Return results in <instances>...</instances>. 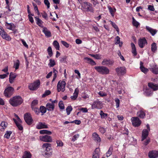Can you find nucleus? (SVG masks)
Masks as SVG:
<instances>
[{
	"instance_id": "nucleus-15",
	"label": "nucleus",
	"mask_w": 158,
	"mask_h": 158,
	"mask_svg": "<svg viewBox=\"0 0 158 158\" xmlns=\"http://www.w3.org/2000/svg\"><path fill=\"white\" fill-rule=\"evenodd\" d=\"M113 61L109 59H105L103 60L102 62V64L104 65L110 66L113 64Z\"/></svg>"
},
{
	"instance_id": "nucleus-44",
	"label": "nucleus",
	"mask_w": 158,
	"mask_h": 158,
	"mask_svg": "<svg viewBox=\"0 0 158 158\" xmlns=\"http://www.w3.org/2000/svg\"><path fill=\"white\" fill-rule=\"evenodd\" d=\"M40 134H47L48 135H50L52 134L51 131L46 130H40Z\"/></svg>"
},
{
	"instance_id": "nucleus-3",
	"label": "nucleus",
	"mask_w": 158,
	"mask_h": 158,
	"mask_svg": "<svg viewBox=\"0 0 158 158\" xmlns=\"http://www.w3.org/2000/svg\"><path fill=\"white\" fill-rule=\"evenodd\" d=\"M94 69L99 73L102 75H106L109 73L110 70L107 67L103 66H95Z\"/></svg>"
},
{
	"instance_id": "nucleus-9",
	"label": "nucleus",
	"mask_w": 158,
	"mask_h": 158,
	"mask_svg": "<svg viewBox=\"0 0 158 158\" xmlns=\"http://www.w3.org/2000/svg\"><path fill=\"white\" fill-rule=\"evenodd\" d=\"M146 127L147 129L143 130L142 131L141 139L142 141H143L144 139L148 137L149 132L150 130L149 124H147L146 125Z\"/></svg>"
},
{
	"instance_id": "nucleus-27",
	"label": "nucleus",
	"mask_w": 158,
	"mask_h": 158,
	"mask_svg": "<svg viewBox=\"0 0 158 158\" xmlns=\"http://www.w3.org/2000/svg\"><path fill=\"white\" fill-rule=\"evenodd\" d=\"M8 123L6 122L3 121L2 122L0 125V130L1 131H3L6 128Z\"/></svg>"
},
{
	"instance_id": "nucleus-47",
	"label": "nucleus",
	"mask_w": 158,
	"mask_h": 158,
	"mask_svg": "<svg viewBox=\"0 0 158 158\" xmlns=\"http://www.w3.org/2000/svg\"><path fill=\"white\" fill-rule=\"evenodd\" d=\"M73 108L72 107L70 106H68L66 109V111L68 115H69L71 112L72 111Z\"/></svg>"
},
{
	"instance_id": "nucleus-7",
	"label": "nucleus",
	"mask_w": 158,
	"mask_h": 158,
	"mask_svg": "<svg viewBox=\"0 0 158 158\" xmlns=\"http://www.w3.org/2000/svg\"><path fill=\"white\" fill-rule=\"evenodd\" d=\"M92 109H100L103 107L102 102L98 100L94 101L92 105Z\"/></svg>"
},
{
	"instance_id": "nucleus-61",
	"label": "nucleus",
	"mask_w": 158,
	"mask_h": 158,
	"mask_svg": "<svg viewBox=\"0 0 158 158\" xmlns=\"http://www.w3.org/2000/svg\"><path fill=\"white\" fill-rule=\"evenodd\" d=\"M16 75L15 74V73H14L12 72H11L10 73V75H9V77L10 78H11L12 79H15V78L16 77Z\"/></svg>"
},
{
	"instance_id": "nucleus-28",
	"label": "nucleus",
	"mask_w": 158,
	"mask_h": 158,
	"mask_svg": "<svg viewBox=\"0 0 158 158\" xmlns=\"http://www.w3.org/2000/svg\"><path fill=\"white\" fill-rule=\"evenodd\" d=\"M43 28V32L45 34V36L48 37H51V34L50 31H48L46 27H44Z\"/></svg>"
},
{
	"instance_id": "nucleus-57",
	"label": "nucleus",
	"mask_w": 158,
	"mask_h": 158,
	"mask_svg": "<svg viewBox=\"0 0 158 158\" xmlns=\"http://www.w3.org/2000/svg\"><path fill=\"white\" fill-rule=\"evenodd\" d=\"M79 135L78 134H77L74 135L72 138L71 140L73 142H74L75 140H77V139L79 137Z\"/></svg>"
},
{
	"instance_id": "nucleus-53",
	"label": "nucleus",
	"mask_w": 158,
	"mask_h": 158,
	"mask_svg": "<svg viewBox=\"0 0 158 158\" xmlns=\"http://www.w3.org/2000/svg\"><path fill=\"white\" fill-rule=\"evenodd\" d=\"M38 104V101L37 100H34L32 102L31 104V107L32 109L33 110L34 107H35V106L37 105Z\"/></svg>"
},
{
	"instance_id": "nucleus-35",
	"label": "nucleus",
	"mask_w": 158,
	"mask_h": 158,
	"mask_svg": "<svg viewBox=\"0 0 158 158\" xmlns=\"http://www.w3.org/2000/svg\"><path fill=\"white\" fill-rule=\"evenodd\" d=\"M143 63L142 62H140V69L144 73H146L148 71V69L144 68L143 65Z\"/></svg>"
},
{
	"instance_id": "nucleus-10",
	"label": "nucleus",
	"mask_w": 158,
	"mask_h": 158,
	"mask_svg": "<svg viewBox=\"0 0 158 158\" xmlns=\"http://www.w3.org/2000/svg\"><path fill=\"white\" fill-rule=\"evenodd\" d=\"M115 70L119 76L123 75L126 72V69L124 67H118L115 69Z\"/></svg>"
},
{
	"instance_id": "nucleus-13",
	"label": "nucleus",
	"mask_w": 158,
	"mask_h": 158,
	"mask_svg": "<svg viewBox=\"0 0 158 158\" xmlns=\"http://www.w3.org/2000/svg\"><path fill=\"white\" fill-rule=\"evenodd\" d=\"M148 156L150 158H156L158 157V151L153 150L149 152Z\"/></svg>"
},
{
	"instance_id": "nucleus-63",
	"label": "nucleus",
	"mask_w": 158,
	"mask_h": 158,
	"mask_svg": "<svg viewBox=\"0 0 158 158\" xmlns=\"http://www.w3.org/2000/svg\"><path fill=\"white\" fill-rule=\"evenodd\" d=\"M61 43L62 44L65 46L66 48H68L69 47V45L68 43H67L66 42L62 40L61 41Z\"/></svg>"
},
{
	"instance_id": "nucleus-52",
	"label": "nucleus",
	"mask_w": 158,
	"mask_h": 158,
	"mask_svg": "<svg viewBox=\"0 0 158 158\" xmlns=\"http://www.w3.org/2000/svg\"><path fill=\"white\" fill-rule=\"evenodd\" d=\"M98 94L100 97H104L107 96V94L106 93L103 91H100L98 93Z\"/></svg>"
},
{
	"instance_id": "nucleus-24",
	"label": "nucleus",
	"mask_w": 158,
	"mask_h": 158,
	"mask_svg": "<svg viewBox=\"0 0 158 158\" xmlns=\"http://www.w3.org/2000/svg\"><path fill=\"white\" fill-rule=\"evenodd\" d=\"M5 26L7 29L13 31L14 30L15 27V25L12 23H8L6 22Z\"/></svg>"
},
{
	"instance_id": "nucleus-40",
	"label": "nucleus",
	"mask_w": 158,
	"mask_h": 158,
	"mask_svg": "<svg viewBox=\"0 0 158 158\" xmlns=\"http://www.w3.org/2000/svg\"><path fill=\"white\" fill-rule=\"evenodd\" d=\"M16 124V125L17 126V127L20 130H22L23 129V127H22V125H21V124H20V123L21 122H18L17 121H16V120H15V119H14Z\"/></svg>"
},
{
	"instance_id": "nucleus-16",
	"label": "nucleus",
	"mask_w": 158,
	"mask_h": 158,
	"mask_svg": "<svg viewBox=\"0 0 158 158\" xmlns=\"http://www.w3.org/2000/svg\"><path fill=\"white\" fill-rule=\"evenodd\" d=\"M139 46L141 48H143L147 44V41L144 38L140 39L138 41Z\"/></svg>"
},
{
	"instance_id": "nucleus-17",
	"label": "nucleus",
	"mask_w": 158,
	"mask_h": 158,
	"mask_svg": "<svg viewBox=\"0 0 158 158\" xmlns=\"http://www.w3.org/2000/svg\"><path fill=\"white\" fill-rule=\"evenodd\" d=\"M36 127L38 129H41L48 128V126L45 123L40 122L36 125Z\"/></svg>"
},
{
	"instance_id": "nucleus-14",
	"label": "nucleus",
	"mask_w": 158,
	"mask_h": 158,
	"mask_svg": "<svg viewBox=\"0 0 158 158\" xmlns=\"http://www.w3.org/2000/svg\"><path fill=\"white\" fill-rule=\"evenodd\" d=\"M148 86L153 91H156L158 90V84L149 82L148 84Z\"/></svg>"
},
{
	"instance_id": "nucleus-51",
	"label": "nucleus",
	"mask_w": 158,
	"mask_h": 158,
	"mask_svg": "<svg viewBox=\"0 0 158 158\" xmlns=\"http://www.w3.org/2000/svg\"><path fill=\"white\" fill-rule=\"evenodd\" d=\"M47 109L44 106H41L40 108V110L41 113L44 114L46 112Z\"/></svg>"
},
{
	"instance_id": "nucleus-39",
	"label": "nucleus",
	"mask_w": 158,
	"mask_h": 158,
	"mask_svg": "<svg viewBox=\"0 0 158 158\" xmlns=\"http://www.w3.org/2000/svg\"><path fill=\"white\" fill-rule=\"evenodd\" d=\"M53 45L56 50H59L60 45L58 42L56 40H55L53 43Z\"/></svg>"
},
{
	"instance_id": "nucleus-64",
	"label": "nucleus",
	"mask_w": 158,
	"mask_h": 158,
	"mask_svg": "<svg viewBox=\"0 0 158 158\" xmlns=\"http://www.w3.org/2000/svg\"><path fill=\"white\" fill-rule=\"evenodd\" d=\"M56 143L57 144V146L62 147L63 146V143L60 140H57L56 141Z\"/></svg>"
},
{
	"instance_id": "nucleus-41",
	"label": "nucleus",
	"mask_w": 158,
	"mask_h": 158,
	"mask_svg": "<svg viewBox=\"0 0 158 158\" xmlns=\"http://www.w3.org/2000/svg\"><path fill=\"white\" fill-rule=\"evenodd\" d=\"M113 150L112 147H110L108 152L106 153V156L107 157H109L112 154Z\"/></svg>"
},
{
	"instance_id": "nucleus-59",
	"label": "nucleus",
	"mask_w": 158,
	"mask_h": 158,
	"mask_svg": "<svg viewBox=\"0 0 158 158\" xmlns=\"http://www.w3.org/2000/svg\"><path fill=\"white\" fill-rule=\"evenodd\" d=\"M6 8L8 9V10L7 11L5 12H4V13L6 15L8 16H10V15H11L12 14H11L10 13V12L11 11V10L9 8V7H8L7 6H6Z\"/></svg>"
},
{
	"instance_id": "nucleus-12",
	"label": "nucleus",
	"mask_w": 158,
	"mask_h": 158,
	"mask_svg": "<svg viewBox=\"0 0 158 158\" xmlns=\"http://www.w3.org/2000/svg\"><path fill=\"white\" fill-rule=\"evenodd\" d=\"M40 139L41 141L48 142H51L52 141L51 137L47 135L40 136Z\"/></svg>"
},
{
	"instance_id": "nucleus-21",
	"label": "nucleus",
	"mask_w": 158,
	"mask_h": 158,
	"mask_svg": "<svg viewBox=\"0 0 158 158\" xmlns=\"http://www.w3.org/2000/svg\"><path fill=\"white\" fill-rule=\"evenodd\" d=\"M84 60H85L86 63L92 65H94L96 64V63L95 61L91 58L85 57L84 58Z\"/></svg>"
},
{
	"instance_id": "nucleus-48",
	"label": "nucleus",
	"mask_w": 158,
	"mask_h": 158,
	"mask_svg": "<svg viewBox=\"0 0 158 158\" xmlns=\"http://www.w3.org/2000/svg\"><path fill=\"white\" fill-rule=\"evenodd\" d=\"M100 115L102 118H106L108 115L107 114L104 113L103 111L102 110L100 111Z\"/></svg>"
},
{
	"instance_id": "nucleus-46",
	"label": "nucleus",
	"mask_w": 158,
	"mask_h": 158,
	"mask_svg": "<svg viewBox=\"0 0 158 158\" xmlns=\"http://www.w3.org/2000/svg\"><path fill=\"white\" fill-rule=\"evenodd\" d=\"M11 133L12 132L11 131H7L4 135V137L6 139H9Z\"/></svg>"
},
{
	"instance_id": "nucleus-26",
	"label": "nucleus",
	"mask_w": 158,
	"mask_h": 158,
	"mask_svg": "<svg viewBox=\"0 0 158 158\" xmlns=\"http://www.w3.org/2000/svg\"><path fill=\"white\" fill-rule=\"evenodd\" d=\"M51 145L49 143H45L42 145V147L45 149V151L48 152L51 149Z\"/></svg>"
},
{
	"instance_id": "nucleus-32",
	"label": "nucleus",
	"mask_w": 158,
	"mask_h": 158,
	"mask_svg": "<svg viewBox=\"0 0 158 158\" xmlns=\"http://www.w3.org/2000/svg\"><path fill=\"white\" fill-rule=\"evenodd\" d=\"M115 44H119V47H121L123 43L120 41V38L118 36H116L115 38Z\"/></svg>"
},
{
	"instance_id": "nucleus-56",
	"label": "nucleus",
	"mask_w": 158,
	"mask_h": 158,
	"mask_svg": "<svg viewBox=\"0 0 158 158\" xmlns=\"http://www.w3.org/2000/svg\"><path fill=\"white\" fill-rule=\"evenodd\" d=\"M47 51L50 57H51L52 55V48L50 46L47 49Z\"/></svg>"
},
{
	"instance_id": "nucleus-30",
	"label": "nucleus",
	"mask_w": 158,
	"mask_h": 158,
	"mask_svg": "<svg viewBox=\"0 0 158 158\" xmlns=\"http://www.w3.org/2000/svg\"><path fill=\"white\" fill-rule=\"evenodd\" d=\"M150 70L154 74H158V66L156 65L153 66L150 69Z\"/></svg>"
},
{
	"instance_id": "nucleus-38",
	"label": "nucleus",
	"mask_w": 158,
	"mask_h": 158,
	"mask_svg": "<svg viewBox=\"0 0 158 158\" xmlns=\"http://www.w3.org/2000/svg\"><path fill=\"white\" fill-rule=\"evenodd\" d=\"M132 24L135 27H138L140 25V23L138 22H137L133 17H132Z\"/></svg>"
},
{
	"instance_id": "nucleus-20",
	"label": "nucleus",
	"mask_w": 158,
	"mask_h": 158,
	"mask_svg": "<svg viewBox=\"0 0 158 158\" xmlns=\"http://www.w3.org/2000/svg\"><path fill=\"white\" fill-rule=\"evenodd\" d=\"M146 28L147 30L149 32L152 36H154L157 32V31L156 30L153 29L148 26H146Z\"/></svg>"
},
{
	"instance_id": "nucleus-33",
	"label": "nucleus",
	"mask_w": 158,
	"mask_h": 158,
	"mask_svg": "<svg viewBox=\"0 0 158 158\" xmlns=\"http://www.w3.org/2000/svg\"><path fill=\"white\" fill-rule=\"evenodd\" d=\"M1 36L3 39L6 40L10 41L11 40V38L6 32H5V33L2 34Z\"/></svg>"
},
{
	"instance_id": "nucleus-22",
	"label": "nucleus",
	"mask_w": 158,
	"mask_h": 158,
	"mask_svg": "<svg viewBox=\"0 0 158 158\" xmlns=\"http://www.w3.org/2000/svg\"><path fill=\"white\" fill-rule=\"evenodd\" d=\"M79 91V89L78 88L75 89L73 95L71 96V98L72 100H74L77 99Z\"/></svg>"
},
{
	"instance_id": "nucleus-25",
	"label": "nucleus",
	"mask_w": 158,
	"mask_h": 158,
	"mask_svg": "<svg viewBox=\"0 0 158 158\" xmlns=\"http://www.w3.org/2000/svg\"><path fill=\"white\" fill-rule=\"evenodd\" d=\"M35 18L36 21V24L40 27L43 28L44 27L43 26V22L37 16L35 17Z\"/></svg>"
},
{
	"instance_id": "nucleus-62",
	"label": "nucleus",
	"mask_w": 158,
	"mask_h": 158,
	"mask_svg": "<svg viewBox=\"0 0 158 158\" xmlns=\"http://www.w3.org/2000/svg\"><path fill=\"white\" fill-rule=\"evenodd\" d=\"M99 131L100 132L102 133H104L106 131V129L102 127H100L99 128Z\"/></svg>"
},
{
	"instance_id": "nucleus-60",
	"label": "nucleus",
	"mask_w": 158,
	"mask_h": 158,
	"mask_svg": "<svg viewBox=\"0 0 158 158\" xmlns=\"http://www.w3.org/2000/svg\"><path fill=\"white\" fill-rule=\"evenodd\" d=\"M114 100L116 103V107L118 108L119 106L120 100L118 98H115Z\"/></svg>"
},
{
	"instance_id": "nucleus-11",
	"label": "nucleus",
	"mask_w": 158,
	"mask_h": 158,
	"mask_svg": "<svg viewBox=\"0 0 158 158\" xmlns=\"http://www.w3.org/2000/svg\"><path fill=\"white\" fill-rule=\"evenodd\" d=\"M24 119L26 123L30 125L32 124L33 120L31 114L28 113H26L24 115Z\"/></svg>"
},
{
	"instance_id": "nucleus-19",
	"label": "nucleus",
	"mask_w": 158,
	"mask_h": 158,
	"mask_svg": "<svg viewBox=\"0 0 158 158\" xmlns=\"http://www.w3.org/2000/svg\"><path fill=\"white\" fill-rule=\"evenodd\" d=\"M146 28L147 30L149 32L152 36H154L157 32V31L156 30L153 29L148 26H146Z\"/></svg>"
},
{
	"instance_id": "nucleus-31",
	"label": "nucleus",
	"mask_w": 158,
	"mask_h": 158,
	"mask_svg": "<svg viewBox=\"0 0 158 158\" xmlns=\"http://www.w3.org/2000/svg\"><path fill=\"white\" fill-rule=\"evenodd\" d=\"M99 152L100 149L98 148H96L93 153L92 158H99Z\"/></svg>"
},
{
	"instance_id": "nucleus-45",
	"label": "nucleus",
	"mask_w": 158,
	"mask_h": 158,
	"mask_svg": "<svg viewBox=\"0 0 158 158\" xmlns=\"http://www.w3.org/2000/svg\"><path fill=\"white\" fill-rule=\"evenodd\" d=\"M56 64L55 60L52 59H50L49 60V62L48 63V65L50 67H52L54 66Z\"/></svg>"
},
{
	"instance_id": "nucleus-6",
	"label": "nucleus",
	"mask_w": 158,
	"mask_h": 158,
	"mask_svg": "<svg viewBox=\"0 0 158 158\" xmlns=\"http://www.w3.org/2000/svg\"><path fill=\"white\" fill-rule=\"evenodd\" d=\"M40 82L39 80H37L33 83L29 84L28 88L31 90H36L39 87Z\"/></svg>"
},
{
	"instance_id": "nucleus-37",
	"label": "nucleus",
	"mask_w": 158,
	"mask_h": 158,
	"mask_svg": "<svg viewBox=\"0 0 158 158\" xmlns=\"http://www.w3.org/2000/svg\"><path fill=\"white\" fill-rule=\"evenodd\" d=\"M31 155L30 152L25 151L24 155L23 156V158H31Z\"/></svg>"
},
{
	"instance_id": "nucleus-23",
	"label": "nucleus",
	"mask_w": 158,
	"mask_h": 158,
	"mask_svg": "<svg viewBox=\"0 0 158 158\" xmlns=\"http://www.w3.org/2000/svg\"><path fill=\"white\" fill-rule=\"evenodd\" d=\"M137 116L141 118H144L146 114L144 111L141 110L137 113Z\"/></svg>"
},
{
	"instance_id": "nucleus-34",
	"label": "nucleus",
	"mask_w": 158,
	"mask_h": 158,
	"mask_svg": "<svg viewBox=\"0 0 158 158\" xmlns=\"http://www.w3.org/2000/svg\"><path fill=\"white\" fill-rule=\"evenodd\" d=\"M131 45L132 48V52L134 56H135L137 55V52L135 46L133 43H131Z\"/></svg>"
},
{
	"instance_id": "nucleus-2",
	"label": "nucleus",
	"mask_w": 158,
	"mask_h": 158,
	"mask_svg": "<svg viewBox=\"0 0 158 158\" xmlns=\"http://www.w3.org/2000/svg\"><path fill=\"white\" fill-rule=\"evenodd\" d=\"M81 10L84 11L90 12L92 13H94V9L93 7L92 4L88 2H84L81 4Z\"/></svg>"
},
{
	"instance_id": "nucleus-4",
	"label": "nucleus",
	"mask_w": 158,
	"mask_h": 158,
	"mask_svg": "<svg viewBox=\"0 0 158 158\" xmlns=\"http://www.w3.org/2000/svg\"><path fill=\"white\" fill-rule=\"evenodd\" d=\"M14 90L13 88L9 86L5 89L4 93V95L7 98H10L13 94Z\"/></svg>"
},
{
	"instance_id": "nucleus-5",
	"label": "nucleus",
	"mask_w": 158,
	"mask_h": 158,
	"mask_svg": "<svg viewBox=\"0 0 158 158\" xmlns=\"http://www.w3.org/2000/svg\"><path fill=\"white\" fill-rule=\"evenodd\" d=\"M66 83L64 81H59L57 85V90L58 92H64L65 90Z\"/></svg>"
},
{
	"instance_id": "nucleus-50",
	"label": "nucleus",
	"mask_w": 158,
	"mask_h": 158,
	"mask_svg": "<svg viewBox=\"0 0 158 158\" xmlns=\"http://www.w3.org/2000/svg\"><path fill=\"white\" fill-rule=\"evenodd\" d=\"M109 21L110 22L112 26L116 29V31L118 32L119 31V29L117 25L114 23L111 20H110Z\"/></svg>"
},
{
	"instance_id": "nucleus-58",
	"label": "nucleus",
	"mask_w": 158,
	"mask_h": 158,
	"mask_svg": "<svg viewBox=\"0 0 158 158\" xmlns=\"http://www.w3.org/2000/svg\"><path fill=\"white\" fill-rule=\"evenodd\" d=\"M59 106L61 110H63L64 108V105L62 101H60L59 103Z\"/></svg>"
},
{
	"instance_id": "nucleus-8",
	"label": "nucleus",
	"mask_w": 158,
	"mask_h": 158,
	"mask_svg": "<svg viewBox=\"0 0 158 158\" xmlns=\"http://www.w3.org/2000/svg\"><path fill=\"white\" fill-rule=\"evenodd\" d=\"M133 126L137 127L139 126L141 123V121L137 117H133L131 118Z\"/></svg>"
},
{
	"instance_id": "nucleus-43",
	"label": "nucleus",
	"mask_w": 158,
	"mask_h": 158,
	"mask_svg": "<svg viewBox=\"0 0 158 158\" xmlns=\"http://www.w3.org/2000/svg\"><path fill=\"white\" fill-rule=\"evenodd\" d=\"M156 44L155 43H153L151 45V50L153 52H155L157 50Z\"/></svg>"
},
{
	"instance_id": "nucleus-29",
	"label": "nucleus",
	"mask_w": 158,
	"mask_h": 158,
	"mask_svg": "<svg viewBox=\"0 0 158 158\" xmlns=\"http://www.w3.org/2000/svg\"><path fill=\"white\" fill-rule=\"evenodd\" d=\"M46 108L48 111H53L54 108V105L53 104L48 103L46 105Z\"/></svg>"
},
{
	"instance_id": "nucleus-49",
	"label": "nucleus",
	"mask_w": 158,
	"mask_h": 158,
	"mask_svg": "<svg viewBox=\"0 0 158 158\" xmlns=\"http://www.w3.org/2000/svg\"><path fill=\"white\" fill-rule=\"evenodd\" d=\"M91 55L96 59L99 60L101 59V56L99 54H92Z\"/></svg>"
},
{
	"instance_id": "nucleus-18",
	"label": "nucleus",
	"mask_w": 158,
	"mask_h": 158,
	"mask_svg": "<svg viewBox=\"0 0 158 158\" xmlns=\"http://www.w3.org/2000/svg\"><path fill=\"white\" fill-rule=\"evenodd\" d=\"M93 139L97 143H99L101 141V139L99 135L96 132L92 134Z\"/></svg>"
},
{
	"instance_id": "nucleus-55",
	"label": "nucleus",
	"mask_w": 158,
	"mask_h": 158,
	"mask_svg": "<svg viewBox=\"0 0 158 158\" xmlns=\"http://www.w3.org/2000/svg\"><path fill=\"white\" fill-rule=\"evenodd\" d=\"M19 62L18 60H17L14 63V67L16 69H18L19 67Z\"/></svg>"
},
{
	"instance_id": "nucleus-36",
	"label": "nucleus",
	"mask_w": 158,
	"mask_h": 158,
	"mask_svg": "<svg viewBox=\"0 0 158 158\" xmlns=\"http://www.w3.org/2000/svg\"><path fill=\"white\" fill-rule=\"evenodd\" d=\"M144 94L146 96H150L152 94L153 91L150 90L149 89H147L145 91Z\"/></svg>"
},
{
	"instance_id": "nucleus-1",
	"label": "nucleus",
	"mask_w": 158,
	"mask_h": 158,
	"mask_svg": "<svg viewBox=\"0 0 158 158\" xmlns=\"http://www.w3.org/2000/svg\"><path fill=\"white\" fill-rule=\"evenodd\" d=\"M23 102L22 97L19 95L12 97L9 100L10 104L14 107H16L20 105Z\"/></svg>"
},
{
	"instance_id": "nucleus-54",
	"label": "nucleus",
	"mask_w": 158,
	"mask_h": 158,
	"mask_svg": "<svg viewBox=\"0 0 158 158\" xmlns=\"http://www.w3.org/2000/svg\"><path fill=\"white\" fill-rule=\"evenodd\" d=\"M143 143L145 145H147L150 142V139L148 138H147V137L143 141Z\"/></svg>"
},
{
	"instance_id": "nucleus-42",
	"label": "nucleus",
	"mask_w": 158,
	"mask_h": 158,
	"mask_svg": "<svg viewBox=\"0 0 158 158\" xmlns=\"http://www.w3.org/2000/svg\"><path fill=\"white\" fill-rule=\"evenodd\" d=\"M108 8L111 15L112 16L114 17V13L116 11V9L115 8L113 9L110 6H108Z\"/></svg>"
}]
</instances>
